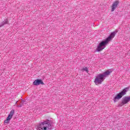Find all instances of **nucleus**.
Masks as SVG:
<instances>
[{
    "mask_svg": "<svg viewBox=\"0 0 130 130\" xmlns=\"http://www.w3.org/2000/svg\"><path fill=\"white\" fill-rule=\"evenodd\" d=\"M23 106V104L17 105V107L21 108Z\"/></svg>",
    "mask_w": 130,
    "mask_h": 130,
    "instance_id": "obj_12",
    "label": "nucleus"
},
{
    "mask_svg": "<svg viewBox=\"0 0 130 130\" xmlns=\"http://www.w3.org/2000/svg\"><path fill=\"white\" fill-rule=\"evenodd\" d=\"M51 124L49 120H46L44 122H41L37 125V130H51Z\"/></svg>",
    "mask_w": 130,
    "mask_h": 130,
    "instance_id": "obj_3",
    "label": "nucleus"
},
{
    "mask_svg": "<svg viewBox=\"0 0 130 130\" xmlns=\"http://www.w3.org/2000/svg\"><path fill=\"white\" fill-rule=\"evenodd\" d=\"M14 113H15V110H12L8 115H10V116L13 117V116L14 115Z\"/></svg>",
    "mask_w": 130,
    "mask_h": 130,
    "instance_id": "obj_10",
    "label": "nucleus"
},
{
    "mask_svg": "<svg viewBox=\"0 0 130 130\" xmlns=\"http://www.w3.org/2000/svg\"><path fill=\"white\" fill-rule=\"evenodd\" d=\"M119 4V1H115L111 7V12H114V10L117 8L118 5Z\"/></svg>",
    "mask_w": 130,
    "mask_h": 130,
    "instance_id": "obj_6",
    "label": "nucleus"
},
{
    "mask_svg": "<svg viewBox=\"0 0 130 130\" xmlns=\"http://www.w3.org/2000/svg\"><path fill=\"white\" fill-rule=\"evenodd\" d=\"M116 33H117V31H114L111 32L108 38H107L104 41L101 42L97 46L96 51L98 52L102 51V50L106 47V46L108 43H109V42H110V41L115 37Z\"/></svg>",
    "mask_w": 130,
    "mask_h": 130,
    "instance_id": "obj_1",
    "label": "nucleus"
},
{
    "mask_svg": "<svg viewBox=\"0 0 130 130\" xmlns=\"http://www.w3.org/2000/svg\"><path fill=\"white\" fill-rule=\"evenodd\" d=\"M7 24H9V21L8 20V19H6L0 24V28L2 27H4L5 25H7Z\"/></svg>",
    "mask_w": 130,
    "mask_h": 130,
    "instance_id": "obj_8",
    "label": "nucleus"
},
{
    "mask_svg": "<svg viewBox=\"0 0 130 130\" xmlns=\"http://www.w3.org/2000/svg\"><path fill=\"white\" fill-rule=\"evenodd\" d=\"M12 119V117L8 115V116L7 117L6 120L4 121V123H9L10 120Z\"/></svg>",
    "mask_w": 130,
    "mask_h": 130,
    "instance_id": "obj_9",
    "label": "nucleus"
},
{
    "mask_svg": "<svg viewBox=\"0 0 130 130\" xmlns=\"http://www.w3.org/2000/svg\"><path fill=\"white\" fill-rule=\"evenodd\" d=\"M112 71L111 70H108L102 74H100L98 75L95 79L94 83L95 85H100L102 84V82L104 80H105V78L107 77V76H109L111 73H112Z\"/></svg>",
    "mask_w": 130,
    "mask_h": 130,
    "instance_id": "obj_2",
    "label": "nucleus"
},
{
    "mask_svg": "<svg viewBox=\"0 0 130 130\" xmlns=\"http://www.w3.org/2000/svg\"><path fill=\"white\" fill-rule=\"evenodd\" d=\"M129 101H130V95L129 96H125L123 98L121 103L118 104V107H121V106H123V105H125V104H127V103H128Z\"/></svg>",
    "mask_w": 130,
    "mask_h": 130,
    "instance_id": "obj_5",
    "label": "nucleus"
},
{
    "mask_svg": "<svg viewBox=\"0 0 130 130\" xmlns=\"http://www.w3.org/2000/svg\"><path fill=\"white\" fill-rule=\"evenodd\" d=\"M129 90V87H125L124 89H123L122 91H121L120 92H119L118 94H117L116 95L113 99L114 103L117 102L118 100H120V99H121V98H122L123 96H124V95H126V92H128Z\"/></svg>",
    "mask_w": 130,
    "mask_h": 130,
    "instance_id": "obj_4",
    "label": "nucleus"
},
{
    "mask_svg": "<svg viewBox=\"0 0 130 130\" xmlns=\"http://www.w3.org/2000/svg\"><path fill=\"white\" fill-rule=\"evenodd\" d=\"M82 71H84V72H86V73H89V70H88V68L85 67L83 68L82 69H81Z\"/></svg>",
    "mask_w": 130,
    "mask_h": 130,
    "instance_id": "obj_11",
    "label": "nucleus"
},
{
    "mask_svg": "<svg viewBox=\"0 0 130 130\" xmlns=\"http://www.w3.org/2000/svg\"><path fill=\"white\" fill-rule=\"evenodd\" d=\"M33 85L35 86H39V85H44V83L41 79H37L34 81Z\"/></svg>",
    "mask_w": 130,
    "mask_h": 130,
    "instance_id": "obj_7",
    "label": "nucleus"
},
{
    "mask_svg": "<svg viewBox=\"0 0 130 130\" xmlns=\"http://www.w3.org/2000/svg\"><path fill=\"white\" fill-rule=\"evenodd\" d=\"M17 103H18V102H16V104H17Z\"/></svg>",
    "mask_w": 130,
    "mask_h": 130,
    "instance_id": "obj_13",
    "label": "nucleus"
}]
</instances>
